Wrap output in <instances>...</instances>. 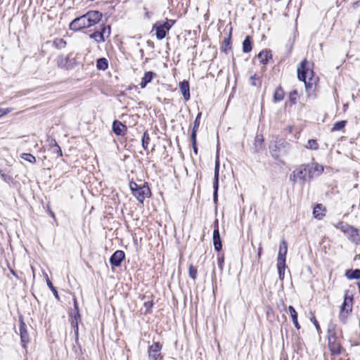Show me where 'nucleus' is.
Returning <instances> with one entry per match:
<instances>
[{
    "mask_svg": "<svg viewBox=\"0 0 360 360\" xmlns=\"http://www.w3.org/2000/svg\"><path fill=\"white\" fill-rule=\"evenodd\" d=\"M102 18V13L97 11H90L86 14L73 20L70 24L72 30H80L97 24Z\"/></svg>",
    "mask_w": 360,
    "mask_h": 360,
    "instance_id": "nucleus-1",
    "label": "nucleus"
},
{
    "mask_svg": "<svg viewBox=\"0 0 360 360\" xmlns=\"http://www.w3.org/2000/svg\"><path fill=\"white\" fill-rule=\"evenodd\" d=\"M297 77L300 81L305 84L306 89L311 88L316 84V79L314 78V72L310 68L308 61L304 59L297 68Z\"/></svg>",
    "mask_w": 360,
    "mask_h": 360,
    "instance_id": "nucleus-2",
    "label": "nucleus"
},
{
    "mask_svg": "<svg viewBox=\"0 0 360 360\" xmlns=\"http://www.w3.org/2000/svg\"><path fill=\"white\" fill-rule=\"evenodd\" d=\"M174 22V20L168 19L165 22L158 21L153 27V30H155V36L157 39L158 40L163 39Z\"/></svg>",
    "mask_w": 360,
    "mask_h": 360,
    "instance_id": "nucleus-3",
    "label": "nucleus"
},
{
    "mask_svg": "<svg viewBox=\"0 0 360 360\" xmlns=\"http://www.w3.org/2000/svg\"><path fill=\"white\" fill-rule=\"evenodd\" d=\"M290 179L293 182H297L298 180L304 183L309 181L310 178L308 174V169L306 164L301 165L297 167L290 176Z\"/></svg>",
    "mask_w": 360,
    "mask_h": 360,
    "instance_id": "nucleus-4",
    "label": "nucleus"
},
{
    "mask_svg": "<svg viewBox=\"0 0 360 360\" xmlns=\"http://www.w3.org/2000/svg\"><path fill=\"white\" fill-rule=\"evenodd\" d=\"M352 300L353 298L351 295H349V291H345L344 302L340 307V319L342 322L345 321L347 315L349 312L352 311Z\"/></svg>",
    "mask_w": 360,
    "mask_h": 360,
    "instance_id": "nucleus-5",
    "label": "nucleus"
},
{
    "mask_svg": "<svg viewBox=\"0 0 360 360\" xmlns=\"http://www.w3.org/2000/svg\"><path fill=\"white\" fill-rule=\"evenodd\" d=\"M332 326H329L328 328V347L333 356L339 355L341 353V345L340 343L337 340V337L335 332L332 331Z\"/></svg>",
    "mask_w": 360,
    "mask_h": 360,
    "instance_id": "nucleus-6",
    "label": "nucleus"
},
{
    "mask_svg": "<svg viewBox=\"0 0 360 360\" xmlns=\"http://www.w3.org/2000/svg\"><path fill=\"white\" fill-rule=\"evenodd\" d=\"M306 165L307 167L308 174L309 176L310 180L314 177L320 176L324 170L323 167L317 162H311Z\"/></svg>",
    "mask_w": 360,
    "mask_h": 360,
    "instance_id": "nucleus-7",
    "label": "nucleus"
},
{
    "mask_svg": "<svg viewBox=\"0 0 360 360\" xmlns=\"http://www.w3.org/2000/svg\"><path fill=\"white\" fill-rule=\"evenodd\" d=\"M20 335L22 346L26 349L27 345L30 342V337L27 329V326L22 319H20Z\"/></svg>",
    "mask_w": 360,
    "mask_h": 360,
    "instance_id": "nucleus-8",
    "label": "nucleus"
},
{
    "mask_svg": "<svg viewBox=\"0 0 360 360\" xmlns=\"http://www.w3.org/2000/svg\"><path fill=\"white\" fill-rule=\"evenodd\" d=\"M161 349L162 345L158 342H154L149 347L148 350L149 358L153 360H158V359L160 357Z\"/></svg>",
    "mask_w": 360,
    "mask_h": 360,
    "instance_id": "nucleus-9",
    "label": "nucleus"
},
{
    "mask_svg": "<svg viewBox=\"0 0 360 360\" xmlns=\"http://www.w3.org/2000/svg\"><path fill=\"white\" fill-rule=\"evenodd\" d=\"M125 255L124 252L122 250L115 251L110 259V264L112 266H120L122 260L124 259Z\"/></svg>",
    "mask_w": 360,
    "mask_h": 360,
    "instance_id": "nucleus-10",
    "label": "nucleus"
},
{
    "mask_svg": "<svg viewBox=\"0 0 360 360\" xmlns=\"http://www.w3.org/2000/svg\"><path fill=\"white\" fill-rule=\"evenodd\" d=\"M150 195V191L149 188L146 186H143L138 189L137 192H135L134 196L140 202H143L145 198L149 197Z\"/></svg>",
    "mask_w": 360,
    "mask_h": 360,
    "instance_id": "nucleus-11",
    "label": "nucleus"
},
{
    "mask_svg": "<svg viewBox=\"0 0 360 360\" xmlns=\"http://www.w3.org/2000/svg\"><path fill=\"white\" fill-rule=\"evenodd\" d=\"M215 223H216V227L213 232V243H214V249L217 251H219L222 248V245H221L219 231V229H218V221H216Z\"/></svg>",
    "mask_w": 360,
    "mask_h": 360,
    "instance_id": "nucleus-12",
    "label": "nucleus"
},
{
    "mask_svg": "<svg viewBox=\"0 0 360 360\" xmlns=\"http://www.w3.org/2000/svg\"><path fill=\"white\" fill-rule=\"evenodd\" d=\"M288 251V245L285 240H283L279 246L278 254V262H285V257Z\"/></svg>",
    "mask_w": 360,
    "mask_h": 360,
    "instance_id": "nucleus-13",
    "label": "nucleus"
},
{
    "mask_svg": "<svg viewBox=\"0 0 360 360\" xmlns=\"http://www.w3.org/2000/svg\"><path fill=\"white\" fill-rule=\"evenodd\" d=\"M179 88L184 98L186 101L190 99V90H189V83L187 81H183L179 84Z\"/></svg>",
    "mask_w": 360,
    "mask_h": 360,
    "instance_id": "nucleus-14",
    "label": "nucleus"
},
{
    "mask_svg": "<svg viewBox=\"0 0 360 360\" xmlns=\"http://www.w3.org/2000/svg\"><path fill=\"white\" fill-rule=\"evenodd\" d=\"M257 57L262 64L266 65L269 62V59L271 58L272 54L270 51L266 49L262 51L258 54Z\"/></svg>",
    "mask_w": 360,
    "mask_h": 360,
    "instance_id": "nucleus-15",
    "label": "nucleus"
},
{
    "mask_svg": "<svg viewBox=\"0 0 360 360\" xmlns=\"http://www.w3.org/2000/svg\"><path fill=\"white\" fill-rule=\"evenodd\" d=\"M154 75L155 73L151 71L146 72L140 83L141 88L144 89L152 81Z\"/></svg>",
    "mask_w": 360,
    "mask_h": 360,
    "instance_id": "nucleus-16",
    "label": "nucleus"
},
{
    "mask_svg": "<svg viewBox=\"0 0 360 360\" xmlns=\"http://www.w3.org/2000/svg\"><path fill=\"white\" fill-rule=\"evenodd\" d=\"M74 305H75V309L76 311V314L75 315L74 320L72 321V326L74 328L75 333L76 336L78 335V321L77 319L79 318V311H78V307L76 300H74Z\"/></svg>",
    "mask_w": 360,
    "mask_h": 360,
    "instance_id": "nucleus-17",
    "label": "nucleus"
},
{
    "mask_svg": "<svg viewBox=\"0 0 360 360\" xmlns=\"http://www.w3.org/2000/svg\"><path fill=\"white\" fill-rule=\"evenodd\" d=\"M113 131L117 135H121L123 134L124 131L126 129V126L122 124L119 121H115L112 124Z\"/></svg>",
    "mask_w": 360,
    "mask_h": 360,
    "instance_id": "nucleus-18",
    "label": "nucleus"
},
{
    "mask_svg": "<svg viewBox=\"0 0 360 360\" xmlns=\"http://www.w3.org/2000/svg\"><path fill=\"white\" fill-rule=\"evenodd\" d=\"M288 310H289V312L290 314V316H291V318H292V322H293V324H294L295 327L297 329H300V324L298 323V321H297V311H295V309H294V307L292 306H289Z\"/></svg>",
    "mask_w": 360,
    "mask_h": 360,
    "instance_id": "nucleus-19",
    "label": "nucleus"
},
{
    "mask_svg": "<svg viewBox=\"0 0 360 360\" xmlns=\"http://www.w3.org/2000/svg\"><path fill=\"white\" fill-rule=\"evenodd\" d=\"M313 214L315 218L321 219L325 215L323 212V206L321 204H317L313 211Z\"/></svg>",
    "mask_w": 360,
    "mask_h": 360,
    "instance_id": "nucleus-20",
    "label": "nucleus"
},
{
    "mask_svg": "<svg viewBox=\"0 0 360 360\" xmlns=\"http://www.w3.org/2000/svg\"><path fill=\"white\" fill-rule=\"evenodd\" d=\"M284 98V91L281 86H278L276 89L274 94V101L275 102L282 101Z\"/></svg>",
    "mask_w": 360,
    "mask_h": 360,
    "instance_id": "nucleus-21",
    "label": "nucleus"
},
{
    "mask_svg": "<svg viewBox=\"0 0 360 360\" xmlns=\"http://www.w3.org/2000/svg\"><path fill=\"white\" fill-rule=\"evenodd\" d=\"M346 277L348 279H357L360 278V270H347L345 274Z\"/></svg>",
    "mask_w": 360,
    "mask_h": 360,
    "instance_id": "nucleus-22",
    "label": "nucleus"
},
{
    "mask_svg": "<svg viewBox=\"0 0 360 360\" xmlns=\"http://www.w3.org/2000/svg\"><path fill=\"white\" fill-rule=\"evenodd\" d=\"M277 269L279 275V278L283 280L284 278L285 275V262H277Z\"/></svg>",
    "mask_w": 360,
    "mask_h": 360,
    "instance_id": "nucleus-23",
    "label": "nucleus"
},
{
    "mask_svg": "<svg viewBox=\"0 0 360 360\" xmlns=\"http://www.w3.org/2000/svg\"><path fill=\"white\" fill-rule=\"evenodd\" d=\"M96 67L98 70H105L108 68V63L106 58H101L97 60Z\"/></svg>",
    "mask_w": 360,
    "mask_h": 360,
    "instance_id": "nucleus-24",
    "label": "nucleus"
},
{
    "mask_svg": "<svg viewBox=\"0 0 360 360\" xmlns=\"http://www.w3.org/2000/svg\"><path fill=\"white\" fill-rule=\"evenodd\" d=\"M252 50L250 38L247 36L243 42V51L244 53H249Z\"/></svg>",
    "mask_w": 360,
    "mask_h": 360,
    "instance_id": "nucleus-25",
    "label": "nucleus"
},
{
    "mask_svg": "<svg viewBox=\"0 0 360 360\" xmlns=\"http://www.w3.org/2000/svg\"><path fill=\"white\" fill-rule=\"evenodd\" d=\"M90 38L95 39L97 43L105 41L103 34H101L100 32H94V33L91 34Z\"/></svg>",
    "mask_w": 360,
    "mask_h": 360,
    "instance_id": "nucleus-26",
    "label": "nucleus"
},
{
    "mask_svg": "<svg viewBox=\"0 0 360 360\" xmlns=\"http://www.w3.org/2000/svg\"><path fill=\"white\" fill-rule=\"evenodd\" d=\"M305 148L310 150H317L319 148V143L314 139H309L305 145Z\"/></svg>",
    "mask_w": 360,
    "mask_h": 360,
    "instance_id": "nucleus-27",
    "label": "nucleus"
},
{
    "mask_svg": "<svg viewBox=\"0 0 360 360\" xmlns=\"http://www.w3.org/2000/svg\"><path fill=\"white\" fill-rule=\"evenodd\" d=\"M200 117H201V112H199L198 115L195 117V122H194V126L192 130V133H194L195 135L197 136V131L200 126Z\"/></svg>",
    "mask_w": 360,
    "mask_h": 360,
    "instance_id": "nucleus-28",
    "label": "nucleus"
},
{
    "mask_svg": "<svg viewBox=\"0 0 360 360\" xmlns=\"http://www.w3.org/2000/svg\"><path fill=\"white\" fill-rule=\"evenodd\" d=\"M150 139L149 134L147 131L144 132L142 136V146L145 150L148 148Z\"/></svg>",
    "mask_w": 360,
    "mask_h": 360,
    "instance_id": "nucleus-29",
    "label": "nucleus"
},
{
    "mask_svg": "<svg viewBox=\"0 0 360 360\" xmlns=\"http://www.w3.org/2000/svg\"><path fill=\"white\" fill-rule=\"evenodd\" d=\"M20 157L23 160H25L30 163H34L36 162L35 157L30 153H22Z\"/></svg>",
    "mask_w": 360,
    "mask_h": 360,
    "instance_id": "nucleus-30",
    "label": "nucleus"
},
{
    "mask_svg": "<svg viewBox=\"0 0 360 360\" xmlns=\"http://www.w3.org/2000/svg\"><path fill=\"white\" fill-rule=\"evenodd\" d=\"M346 124V121L342 120L337 122L334 124L331 131H339L342 129Z\"/></svg>",
    "mask_w": 360,
    "mask_h": 360,
    "instance_id": "nucleus-31",
    "label": "nucleus"
},
{
    "mask_svg": "<svg viewBox=\"0 0 360 360\" xmlns=\"http://www.w3.org/2000/svg\"><path fill=\"white\" fill-rule=\"evenodd\" d=\"M101 34H103V37L108 38L110 35V25H102Z\"/></svg>",
    "mask_w": 360,
    "mask_h": 360,
    "instance_id": "nucleus-32",
    "label": "nucleus"
},
{
    "mask_svg": "<svg viewBox=\"0 0 360 360\" xmlns=\"http://www.w3.org/2000/svg\"><path fill=\"white\" fill-rule=\"evenodd\" d=\"M219 162L218 158L216 160L215 167H214V178L213 184H219Z\"/></svg>",
    "mask_w": 360,
    "mask_h": 360,
    "instance_id": "nucleus-33",
    "label": "nucleus"
},
{
    "mask_svg": "<svg viewBox=\"0 0 360 360\" xmlns=\"http://www.w3.org/2000/svg\"><path fill=\"white\" fill-rule=\"evenodd\" d=\"M188 274H189L190 278L195 280L197 278V274H198L197 268L192 264L190 265L189 269H188Z\"/></svg>",
    "mask_w": 360,
    "mask_h": 360,
    "instance_id": "nucleus-34",
    "label": "nucleus"
},
{
    "mask_svg": "<svg viewBox=\"0 0 360 360\" xmlns=\"http://www.w3.org/2000/svg\"><path fill=\"white\" fill-rule=\"evenodd\" d=\"M191 141L192 146L193 148V151L195 154H197L198 153V148L196 146V135H195L194 133H191Z\"/></svg>",
    "mask_w": 360,
    "mask_h": 360,
    "instance_id": "nucleus-35",
    "label": "nucleus"
},
{
    "mask_svg": "<svg viewBox=\"0 0 360 360\" xmlns=\"http://www.w3.org/2000/svg\"><path fill=\"white\" fill-rule=\"evenodd\" d=\"M46 283L51 290L52 291L53 294L54 295L55 297L57 299H59L58 292L56 289V288L53 285L52 283L50 281V280L48 278L46 280Z\"/></svg>",
    "mask_w": 360,
    "mask_h": 360,
    "instance_id": "nucleus-36",
    "label": "nucleus"
},
{
    "mask_svg": "<svg viewBox=\"0 0 360 360\" xmlns=\"http://www.w3.org/2000/svg\"><path fill=\"white\" fill-rule=\"evenodd\" d=\"M141 186H139L136 183H135L134 181H131L129 183V188H130L131 191H132V193L134 195H135V192H137L138 189H139Z\"/></svg>",
    "mask_w": 360,
    "mask_h": 360,
    "instance_id": "nucleus-37",
    "label": "nucleus"
},
{
    "mask_svg": "<svg viewBox=\"0 0 360 360\" xmlns=\"http://www.w3.org/2000/svg\"><path fill=\"white\" fill-rule=\"evenodd\" d=\"M269 149H270V152L271 153L272 157L276 159L278 158V155L277 154V150H278L277 145L274 144L273 146H270Z\"/></svg>",
    "mask_w": 360,
    "mask_h": 360,
    "instance_id": "nucleus-38",
    "label": "nucleus"
},
{
    "mask_svg": "<svg viewBox=\"0 0 360 360\" xmlns=\"http://www.w3.org/2000/svg\"><path fill=\"white\" fill-rule=\"evenodd\" d=\"M250 83L253 86H257L260 85V82L259 77H256V75L251 76L250 77Z\"/></svg>",
    "mask_w": 360,
    "mask_h": 360,
    "instance_id": "nucleus-39",
    "label": "nucleus"
},
{
    "mask_svg": "<svg viewBox=\"0 0 360 360\" xmlns=\"http://www.w3.org/2000/svg\"><path fill=\"white\" fill-rule=\"evenodd\" d=\"M213 188H214L213 200H214V202H216L217 201V192H218V188H219V184H213Z\"/></svg>",
    "mask_w": 360,
    "mask_h": 360,
    "instance_id": "nucleus-40",
    "label": "nucleus"
},
{
    "mask_svg": "<svg viewBox=\"0 0 360 360\" xmlns=\"http://www.w3.org/2000/svg\"><path fill=\"white\" fill-rule=\"evenodd\" d=\"M224 262V257L223 256H218L217 257V263H218V266L220 268L221 270H222L223 269V264Z\"/></svg>",
    "mask_w": 360,
    "mask_h": 360,
    "instance_id": "nucleus-41",
    "label": "nucleus"
},
{
    "mask_svg": "<svg viewBox=\"0 0 360 360\" xmlns=\"http://www.w3.org/2000/svg\"><path fill=\"white\" fill-rule=\"evenodd\" d=\"M297 97V92L296 91H293L292 92L290 93V101H292V103H295Z\"/></svg>",
    "mask_w": 360,
    "mask_h": 360,
    "instance_id": "nucleus-42",
    "label": "nucleus"
},
{
    "mask_svg": "<svg viewBox=\"0 0 360 360\" xmlns=\"http://www.w3.org/2000/svg\"><path fill=\"white\" fill-rule=\"evenodd\" d=\"M10 112V110L0 108V117Z\"/></svg>",
    "mask_w": 360,
    "mask_h": 360,
    "instance_id": "nucleus-43",
    "label": "nucleus"
},
{
    "mask_svg": "<svg viewBox=\"0 0 360 360\" xmlns=\"http://www.w3.org/2000/svg\"><path fill=\"white\" fill-rule=\"evenodd\" d=\"M58 44H57V46H60V48L64 47L66 44L65 41L61 39H58Z\"/></svg>",
    "mask_w": 360,
    "mask_h": 360,
    "instance_id": "nucleus-44",
    "label": "nucleus"
},
{
    "mask_svg": "<svg viewBox=\"0 0 360 360\" xmlns=\"http://www.w3.org/2000/svg\"><path fill=\"white\" fill-rule=\"evenodd\" d=\"M263 139L260 138L259 136H256L255 138V144L259 143V145L262 144Z\"/></svg>",
    "mask_w": 360,
    "mask_h": 360,
    "instance_id": "nucleus-45",
    "label": "nucleus"
},
{
    "mask_svg": "<svg viewBox=\"0 0 360 360\" xmlns=\"http://www.w3.org/2000/svg\"><path fill=\"white\" fill-rule=\"evenodd\" d=\"M311 320H312V321H313V323H314V326H315L317 330H319V323H318L317 321L315 319V318H314V317Z\"/></svg>",
    "mask_w": 360,
    "mask_h": 360,
    "instance_id": "nucleus-46",
    "label": "nucleus"
},
{
    "mask_svg": "<svg viewBox=\"0 0 360 360\" xmlns=\"http://www.w3.org/2000/svg\"><path fill=\"white\" fill-rule=\"evenodd\" d=\"M56 150H57V153H58V154L60 156H62V155H63V154H62V150H61L60 148L58 146H57V148H56Z\"/></svg>",
    "mask_w": 360,
    "mask_h": 360,
    "instance_id": "nucleus-47",
    "label": "nucleus"
},
{
    "mask_svg": "<svg viewBox=\"0 0 360 360\" xmlns=\"http://www.w3.org/2000/svg\"><path fill=\"white\" fill-rule=\"evenodd\" d=\"M230 43V39H225L224 41V44H226V45H229Z\"/></svg>",
    "mask_w": 360,
    "mask_h": 360,
    "instance_id": "nucleus-48",
    "label": "nucleus"
},
{
    "mask_svg": "<svg viewBox=\"0 0 360 360\" xmlns=\"http://www.w3.org/2000/svg\"><path fill=\"white\" fill-rule=\"evenodd\" d=\"M262 248L259 247V249H258V257L259 258L260 256H261V252H262Z\"/></svg>",
    "mask_w": 360,
    "mask_h": 360,
    "instance_id": "nucleus-49",
    "label": "nucleus"
},
{
    "mask_svg": "<svg viewBox=\"0 0 360 360\" xmlns=\"http://www.w3.org/2000/svg\"><path fill=\"white\" fill-rule=\"evenodd\" d=\"M50 215H51L52 217H54V214L52 212H50Z\"/></svg>",
    "mask_w": 360,
    "mask_h": 360,
    "instance_id": "nucleus-50",
    "label": "nucleus"
},
{
    "mask_svg": "<svg viewBox=\"0 0 360 360\" xmlns=\"http://www.w3.org/2000/svg\"><path fill=\"white\" fill-rule=\"evenodd\" d=\"M359 292H360V283H359Z\"/></svg>",
    "mask_w": 360,
    "mask_h": 360,
    "instance_id": "nucleus-51",
    "label": "nucleus"
}]
</instances>
